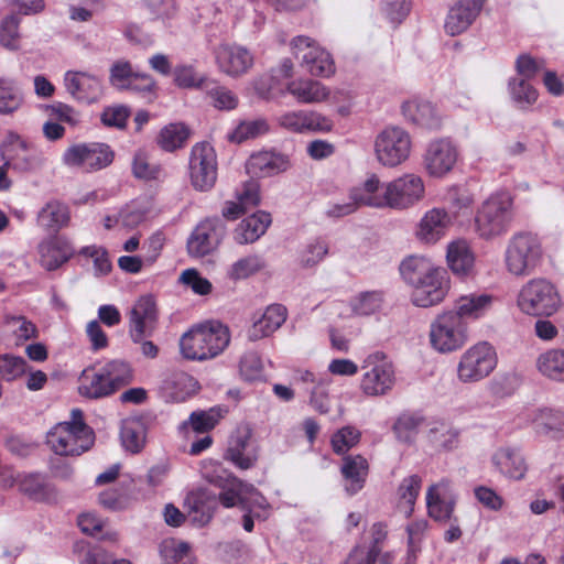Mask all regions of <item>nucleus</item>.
<instances>
[{"label":"nucleus","mask_w":564,"mask_h":564,"mask_svg":"<svg viewBox=\"0 0 564 564\" xmlns=\"http://www.w3.org/2000/svg\"><path fill=\"white\" fill-rule=\"evenodd\" d=\"M164 397L172 402H183L198 390V382L186 372H173L162 382Z\"/></svg>","instance_id":"nucleus-34"},{"label":"nucleus","mask_w":564,"mask_h":564,"mask_svg":"<svg viewBox=\"0 0 564 564\" xmlns=\"http://www.w3.org/2000/svg\"><path fill=\"white\" fill-rule=\"evenodd\" d=\"M269 126L264 119H256L250 121H242L237 128L228 135L229 140L236 143H241L248 139L268 132Z\"/></svg>","instance_id":"nucleus-52"},{"label":"nucleus","mask_w":564,"mask_h":564,"mask_svg":"<svg viewBox=\"0 0 564 564\" xmlns=\"http://www.w3.org/2000/svg\"><path fill=\"white\" fill-rule=\"evenodd\" d=\"M26 371V361L12 354L0 355V377L7 381L15 380Z\"/></svg>","instance_id":"nucleus-57"},{"label":"nucleus","mask_w":564,"mask_h":564,"mask_svg":"<svg viewBox=\"0 0 564 564\" xmlns=\"http://www.w3.org/2000/svg\"><path fill=\"white\" fill-rule=\"evenodd\" d=\"M206 82L193 65H180L174 69V83L181 88H200Z\"/></svg>","instance_id":"nucleus-62"},{"label":"nucleus","mask_w":564,"mask_h":564,"mask_svg":"<svg viewBox=\"0 0 564 564\" xmlns=\"http://www.w3.org/2000/svg\"><path fill=\"white\" fill-rule=\"evenodd\" d=\"M113 161L110 147L101 142H79L69 145L62 155V163L72 169L94 172Z\"/></svg>","instance_id":"nucleus-11"},{"label":"nucleus","mask_w":564,"mask_h":564,"mask_svg":"<svg viewBox=\"0 0 564 564\" xmlns=\"http://www.w3.org/2000/svg\"><path fill=\"white\" fill-rule=\"evenodd\" d=\"M204 479L220 489L218 502L225 508H242L249 484H245L221 467L218 460H204L200 467Z\"/></svg>","instance_id":"nucleus-10"},{"label":"nucleus","mask_w":564,"mask_h":564,"mask_svg":"<svg viewBox=\"0 0 564 564\" xmlns=\"http://www.w3.org/2000/svg\"><path fill=\"white\" fill-rule=\"evenodd\" d=\"M360 440V432L352 426H345L332 437V445L337 455H343L355 446Z\"/></svg>","instance_id":"nucleus-61"},{"label":"nucleus","mask_w":564,"mask_h":564,"mask_svg":"<svg viewBox=\"0 0 564 564\" xmlns=\"http://www.w3.org/2000/svg\"><path fill=\"white\" fill-rule=\"evenodd\" d=\"M158 310L153 296H141L133 304L129 315V333L132 340L141 341L144 335L154 328Z\"/></svg>","instance_id":"nucleus-23"},{"label":"nucleus","mask_w":564,"mask_h":564,"mask_svg":"<svg viewBox=\"0 0 564 564\" xmlns=\"http://www.w3.org/2000/svg\"><path fill=\"white\" fill-rule=\"evenodd\" d=\"M438 267L433 262L421 256H411L402 261L400 272L404 281L415 286L417 283L429 278Z\"/></svg>","instance_id":"nucleus-41"},{"label":"nucleus","mask_w":564,"mask_h":564,"mask_svg":"<svg viewBox=\"0 0 564 564\" xmlns=\"http://www.w3.org/2000/svg\"><path fill=\"white\" fill-rule=\"evenodd\" d=\"M272 219L265 212H257L243 218L234 229L232 239L238 245H250L259 240L268 230Z\"/></svg>","instance_id":"nucleus-30"},{"label":"nucleus","mask_w":564,"mask_h":564,"mask_svg":"<svg viewBox=\"0 0 564 564\" xmlns=\"http://www.w3.org/2000/svg\"><path fill=\"white\" fill-rule=\"evenodd\" d=\"M291 166L290 158L285 154L261 151L253 153L246 163V171L252 177H267L285 172Z\"/></svg>","instance_id":"nucleus-25"},{"label":"nucleus","mask_w":564,"mask_h":564,"mask_svg":"<svg viewBox=\"0 0 564 564\" xmlns=\"http://www.w3.org/2000/svg\"><path fill=\"white\" fill-rule=\"evenodd\" d=\"M494 296L486 293H470L459 296L454 304V308L449 310L456 313L462 321L466 318L479 319L491 308Z\"/></svg>","instance_id":"nucleus-33"},{"label":"nucleus","mask_w":564,"mask_h":564,"mask_svg":"<svg viewBox=\"0 0 564 564\" xmlns=\"http://www.w3.org/2000/svg\"><path fill=\"white\" fill-rule=\"evenodd\" d=\"M497 366V354L488 341H479L466 349L457 364V379L475 383L487 378Z\"/></svg>","instance_id":"nucleus-9"},{"label":"nucleus","mask_w":564,"mask_h":564,"mask_svg":"<svg viewBox=\"0 0 564 564\" xmlns=\"http://www.w3.org/2000/svg\"><path fill=\"white\" fill-rule=\"evenodd\" d=\"M360 391L367 397L388 394L395 384V369L391 359L382 351L369 354L361 365Z\"/></svg>","instance_id":"nucleus-6"},{"label":"nucleus","mask_w":564,"mask_h":564,"mask_svg":"<svg viewBox=\"0 0 564 564\" xmlns=\"http://www.w3.org/2000/svg\"><path fill=\"white\" fill-rule=\"evenodd\" d=\"M279 128L292 133L328 132L333 129V121L310 110H290L275 117Z\"/></svg>","instance_id":"nucleus-18"},{"label":"nucleus","mask_w":564,"mask_h":564,"mask_svg":"<svg viewBox=\"0 0 564 564\" xmlns=\"http://www.w3.org/2000/svg\"><path fill=\"white\" fill-rule=\"evenodd\" d=\"M95 442L90 427H79L78 431L68 424H57L48 433L46 443L59 456H80L87 452Z\"/></svg>","instance_id":"nucleus-13"},{"label":"nucleus","mask_w":564,"mask_h":564,"mask_svg":"<svg viewBox=\"0 0 564 564\" xmlns=\"http://www.w3.org/2000/svg\"><path fill=\"white\" fill-rule=\"evenodd\" d=\"M70 220L67 205L59 200L47 202L37 213V225L48 232H57L66 227Z\"/></svg>","instance_id":"nucleus-36"},{"label":"nucleus","mask_w":564,"mask_h":564,"mask_svg":"<svg viewBox=\"0 0 564 564\" xmlns=\"http://www.w3.org/2000/svg\"><path fill=\"white\" fill-rule=\"evenodd\" d=\"M20 19L15 15L6 17L0 24V44L10 51L20 47Z\"/></svg>","instance_id":"nucleus-55"},{"label":"nucleus","mask_w":564,"mask_h":564,"mask_svg":"<svg viewBox=\"0 0 564 564\" xmlns=\"http://www.w3.org/2000/svg\"><path fill=\"white\" fill-rule=\"evenodd\" d=\"M217 505L216 495L207 489L198 488L192 490L185 498V507L188 510L191 520L199 527L207 524L212 520Z\"/></svg>","instance_id":"nucleus-28"},{"label":"nucleus","mask_w":564,"mask_h":564,"mask_svg":"<svg viewBox=\"0 0 564 564\" xmlns=\"http://www.w3.org/2000/svg\"><path fill=\"white\" fill-rule=\"evenodd\" d=\"M219 224L218 218H206L202 220L192 231L187 239V251L193 258H203L212 253L219 245L215 236Z\"/></svg>","instance_id":"nucleus-24"},{"label":"nucleus","mask_w":564,"mask_h":564,"mask_svg":"<svg viewBox=\"0 0 564 564\" xmlns=\"http://www.w3.org/2000/svg\"><path fill=\"white\" fill-rule=\"evenodd\" d=\"M422 424V416L405 413L398 417L393 425V431L399 441L404 443H411L417 435Z\"/></svg>","instance_id":"nucleus-49"},{"label":"nucleus","mask_w":564,"mask_h":564,"mask_svg":"<svg viewBox=\"0 0 564 564\" xmlns=\"http://www.w3.org/2000/svg\"><path fill=\"white\" fill-rule=\"evenodd\" d=\"M138 72H134L130 62L119 59L115 62L109 70V83L112 87L126 90Z\"/></svg>","instance_id":"nucleus-54"},{"label":"nucleus","mask_w":564,"mask_h":564,"mask_svg":"<svg viewBox=\"0 0 564 564\" xmlns=\"http://www.w3.org/2000/svg\"><path fill=\"white\" fill-rule=\"evenodd\" d=\"M121 442L130 454H138L145 442L142 426L140 424H126L121 430Z\"/></svg>","instance_id":"nucleus-60"},{"label":"nucleus","mask_w":564,"mask_h":564,"mask_svg":"<svg viewBox=\"0 0 564 564\" xmlns=\"http://www.w3.org/2000/svg\"><path fill=\"white\" fill-rule=\"evenodd\" d=\"M403 116L411 123L427 130H440L443 116L437 107L427 100L413 99L402 106Z\"/></svg>","instance_id":"nucleus-26"},{"label":"nucleus","mask_w":564,"mask_h":564,"mask_svg":"<svg viewBox=\"0 0 564 564\" xmlns=\"http://www.w3.org/2000/svg\"><path fill=\"white\" fill-rule=\"evenodd\" d=\"M451 224L449 214L444 208L434 207L422 216L415 235L425 243H435L445 236Z\"/></svg>","instance_id":"nucleus-27"},{"label":"nucleus","mask_w":564,"mask_h":564,"mask_svg":"<svg viewBox=\"0 0 564 564\" xmlns=\"http://www.w3.org/2000/svg\"><path fill=\"white\" fill-rule=\"evenodd\" d=\"M288 311L281 304L269 305L248 330V338L257 341L269 337L286 321Z\"/></svg>","instance_id":"nucleus-32"},{"label":"nucleus","mask_w":564,"mask_h":564,"mask_svg":"<svg viewBox=\"0 0 564 564\" xmlns=\"http://www.w3.org/2000/svg\"><path fill=\"white\" fill-rule=\"evenodd\" d=\"M267 268L263 256L259 253H249L234 261L226 269V276L232 282H239L253 276Z\"/></svg>","instance_id":"nucleus-37"},{"label":"nucleus","mask_w":564,"mask_h":564,"mask_svg":"<svg viewBox=\"0 0 564 564\" xmlns=\"http://www.w3.org/2000/svg\"><path fill=\"white\" fill-rule=\"evenodd\" d=\"M215 59L219 70L230 77L246 74L253 65L251 53L237 44H220L215 50Z\"/></svg>","instance_id":"nucleus-21"},{"label":"nucleus","mask_w":564,"mask_h":564,"mask_svg":"<svg viewBox=\"0 0 564 564\" xmlns=\"http://www.w3.org/2000/svg\"><path fill=\"white\" fill-rule=\"evenodd\" d=\"M217 155L208 142H198L189 153L188 175L193 187L200 192L209 191L217 181Z\"/></svg>","instance_id":"nucleus-12"},{"label":"nucleus","mask_w":564,"mask_h":564,"mask_svg":"<svg viewBox=\"0 0 564 564\" xmlns=\"http://www.w3.org/2000/svg\"><path fill=\"white\" fill-rule=\"evenodd\" d=\"M426 438L433 449L444 453L458 445V431L446 422H434Z\"/></svg>","instance_id":"nucleus-42"},{"label":"nucleus","mask_w":564,"mask_h":564,"mask_svg":"<svg viewBox=\"0 0 564 564\" xmlns=\"http://www.w3.org/2000/svg\"><path fill=\"white\" fill-rule=\"evenodd\" d=\"M11 480L6 479L7 485H18L20 490L35 500H46L50 498L52 489L41 475H18L17 477L10 476Z\"/></svg>","instance_id":"nucleus-43"},{"label":"nucleus","mask_w":564,"mask_h":564,"mask_svg":"<svg viewBox=\"0 0 564 564\" xmlns=\"http://www.w3.org/2000/svg\"><path fill=\"white\" fill-rule=\"evenodd\" d=\"M367 460H345L340 467L345 479L346 491L350 495L358 492L362 487L368 475Z\"/></svg>","instance_id":"nucleus-45"},{"label":"nucleus","mask_w":564,"mask_h":564,"mask_svg":"<svg viewBox=\"0 0 564 564\" xmlns=\"http://www.w3.org/2000/svg\"><path fill=\"white\" fill-rule=\"evenodd\" d=\"M23 98L13 80L0 78V113L14 112L22 105Z\"/></svg>","instance_id":"nucleus-50"},{"label":"nucleus","mask_w":564,"mask_h":564,"mask_svg":"<svg viewBox=\"0 0 564 564\" xmlns=\"http://www.w3.org/2000/svg\"><path fill=\"white\" fill-rule=\"evenodd\" d=\"M413 288L411 301L415 306L430 307L436 305L445 299L448 292L447 272L443 268H437L429 278Z\"/></svg>","instance_id":"nucleus-19"},{"label":"nucleus","mask_w":564,"mask_h":564,"mask_svg":"<svg viewBox=\"0 0 564 564\" xmlns=\"http://www.w3.org/2000/svg\"><path fill=\"white\" fill-rule=\"evenodd\" d=\"M221 416V410L218 408H210L207 411H195L182 426L183 429L191 427L197 433H206L218 424Z\"/></svg>","instance_id":"nucleus-47"},{"label":"nucleus","mask_w":564,"mask_h":564,"mask_svg":"<svg viewBox=\"0 0 564 564\" xmlns=\"http://www.w3.org/2000/svg\"><path fill=\"white\" fill-rule=\"evenodd\" d=\"M293 53L302 61V66L313 76H329L335 67L330 55L306 36H297L292 41Z\"/></svg>","instance_id":"nucleus-16"},{"label":"nucleus","mask_w":564,"mask_h":564,"mask_svg":"<svg viewBox=\"0 0 564 564\" xmlns=\"http://www.w3.org/2000/svg\"><path fill=\"white\" fill-rule=\"evenodd\" d=\"M133 175L150 181L162 176L163 170L159 164L152 163L144 152H137L132 163Z\"/></svg>","instance_id":"nucleus-56"},{"label":"nucleus","mask_w":564,"mask_h":564,"mask_svg":"<svg viewBox=\"0 0 564 564\" xmlns=\"http://www.w3.org/2000/svg\"><path fill=\"white\" fill-rule=\"evenodd\" d=\"M562 301L556 286L546 279L534 278L519 290L517 306L529 316L550 317L561 307Z\"/></svg>","instance_id":"nucleus-4"},{"label":"nucleus","mask_w":564,"mask_h":564,"mask_svg":"<svg viewBox=\"0 0 564 564\" xmlns=\"http://www.w3.org/2000/svg\"><path fill=\"white\" fill-rule=\"evenodd\" d=\"M247 491L241 510L252 511L257 520H267L271 513V505L267 498L252 485L248 486Z\"/></svg>","instance_id":"nucleus-51"},{"label":"nucleus","mask_w":564,"mask_h":564,"mask_svg":"<svg viewBox=\"0 0 564 564\" xmlns=\"http://www.w3.org/2000/svg\"><path fill=\"white\" fill-rule=\"evenodd\" d=\"M130 365L111 360L100 367L86 368L78 378V393L87 399L107 398L132 382Z\"/></svg>","instance_id":"nucleus-1"},{"label":"nucleus","mask_w":564,"mask_h":564,"mask_svg":"<svg viewBox=\"0 0 564 564\" xmlns=\"http://www.w3.org/2000/svg\"><path fill=\"white\" fill-rule=\"evenodd\" d=\"M456 505V496L448 480L430 486L426 491L429 516L438 522L452 521Z\"/></svg>","instance_id":"nucleus-20"},{"label":"nucleus","mask_w":564,"mask_h":564,"mask_svg":"<svg viewBox=\"0 0 564 564\" xmlns=\"http://www.w3.org/2000/svg\"><path fill=\"white\" fill-rule=\"evenodd\" d=\"M229 343V328L219 322H209L183 334L180 339V349L186 359L207 360L220 355Z\"/></svg>","instance_id":"nucleus-2"},{"label":"nucleus","mask_w":564,"mask_h":564,"mask_svg":"<svg viewBox=\"0 0 564 564\" xmlns=\"http://www.w3.org/2000/svg\"><path fill=\"white\" fill-rule=\"evenodd\" d=\"M512 198L506 192L490 195L478 207L475 216V232L484 240L503 236L512 221Z\"/></svg>","instance_id":"nucleus-3"},{"label":"nucleus","mask_w":564,"mask_h":564,"mask_svg":"<svg viewBox=\"0 0 564 564\" xmlns=\"http://www.w3.org/2000/svg\"><path fill=\"white\" fill-rule=\"evenodd\" d=\"M64 87L69 96L82 104L98 102L104 96L101 79L88 72L67 70L64 74Z\"/></svg>","instance_id":"nucleus-17"},{"label":"nucleus","mask_w":564,"mask_h":564,"mask_svg":"<svg viewBox=\"0 0 564 564\" xmlns=\"http://www.w3.org/2000/svg\"><path fill=\"white\" fill-rule=\"evenodd\" d=\"M6 165L20 172H26L37 166V160L29 152L25 143L21 141L17 144L15 153L7 158Z\"/></svg>","instance_id":"nucleus-58"},{"label":"nucleus","mask_w":564,"mask_h":564,"mask_svg":"<svg viewBox=\"0 0 564 564\" xmlns=\"http://www.w3.org/2000/svg\"><path fill=\"white\" fill-rule=\"evenodd\" d=\"M159 550L164 564H195L187 542L173 538L164 539Z\"/></svg>","instance_id":"nucleus-44"},{"label":"nucleus","mask_w":564,"mask_h":564,"mask_svg":"<svg viewBox=\"0 0 564 564\" xmlns=\"http://www.w3.org/2000/svg\"><path fill=\"white\" fill-rule=\"evenodd\" d=\"M349 199L357 203L358 209L361 206L384 208L387 207L386 184H382L377 175H371L362 184L349 191Z\"/></svg>","instance_id":"nucleus-31"},{"label":"nucleus","mask_w":564,"mask_h":564,"mask_svg":"<svg viewBox=\"0 0 564 564\" xmlns=\"http://www.w3.org/2000/svg\"><path fill=\"white\" fill-rule=\"evenodd\" d=\"M509 91L512 100L521 107L532 105L538 99L536 90L524 78L510 79Z\"/></svg>","instance_id":"nucleus-53"},{"label":"nucleus","mask_w":564,"mask_h":564,"mask_svg":"<svg viewBox=\"0 0 564 564\" xmlns=\"http://www.w3.org/2000/svg\"><path fill=\"white\" fill-rule=\"evenodd\" d=\"M486 0H457L448 10L444 30L456 36L465 32L480 14Z\"/></svg>","instance_id":"nucleus-22"},{"label":"nucleus","mask_w":564,"mask_h":564,"mask_svg":"<svg viewBox=\"0 0 564 564\" xmlns=\"http://www.w3.org/2000/svg\"><path fill=\"white\" fill-rule=\"evenodd\" d=\"M542 257L539 239L528 232L513 235L507 242L503 262L506 270L513 276L531 274Z\"/></svg>","instance_id":"nucleus-5"},{"label":"nucleus","mask_w":564,"mask_h":564,"mask_svg":"<svg viewBox=\"0 0 564 564\" xmlns=\"http://www.w3.org/2000/svg\"><path fill=\"white\" fill-rule=\"evenodd\" d=\"M328 253V247L323 240L310 242L301 252L300 261L305 268H312L319 263Z\"/></svg>","instance_id":"nucleus-63"},{"label":"nucleus","mask_w":564,"mask_h":564,"mask_svg":"<svg viewBox=\"0 0 564 564\" xmlns=\"http://www.w3.org/2000/svg\"><path fill=\"white\" fill-rule=\"evenodd\" d=\"M446 260L452 272L460 276L468 275L475 265V254L465 239L448 243Z\"/></svg>","instance_id":"nucleus-35"},{"label":"nucleus","mask_w":564,"mask_h":564,"mask_svg":"<svg viewBox=\"0 0 564 564\" xmlns=\"http://www.w3.org/2000/svg\"><path fill=\"white\" fill-rule=\"evenodd\" d=\"M468 340V326L451 311L437 315L430 325V343L438 352L447 354L460 349Z\"/></svg>","instance_id":"nucleus-8"},{"label":"nucleus","mask_w":564,"mask_h":564,"mask_svg":"<svg viewBox=\"0 0 564 564\" xmlns=\"http://www.w3.org/2000/svg\"><path fill=\"white\" fill-rule=\"evenodd\" d=\"M180 280L198 295H207L213 289L212 283L206 278L202 276L195 269H187L183 271Z\"/></svg>","instance_id":"nucleus-64"},{"label":"nucleus","mask_w":564,"mask_h":564,"mask_svg":"<svg viewBox=\"0 0 564 564\" xmlns=\"http://www.w3.org/2000/svg\"><path fill=\"white\" fill-rule=\"evenodd\" d=\"M539 372L547 379L564 382V348H551L536 359Z\"/></svg>","instance_id":"nucleus-40"},{"label":"nucleus","mask_w":564,"mask_h":564,"mask_svg":"<svg viewBox=\"0 0 564 564\" xmlns=\"http://www.w3.org/2000/svg\"><path fill=\"white\" fill-rule=\"evenodd\" d=\"M239 371L246 381H256L262 379L263 364L261 357L254 351L246 352L241 357Z\"/></svg>","instance_id":"nucleus-59"},{"label":"nucleus","mask_w":564,"mask_h":564,"mask_svg":"<svg viewBox=\"0 0 564 564\" xmlns=\"http://www.w3.org/2000/svg\"><path fill=\"white\" fill-rule=\"evenodd\" d=\"M189 131L183 123H170L165 126L158 138L159 145L169 152H172L185 143Z\"/></svg>","instance_id":"nucleus-46"},{"label":"nucleus","mask_w":564,"mask_h":564,"mask_svg":"<svg viewBox=\"0 0 564 564\" xmlns=\"http://www.w3.org/2000/svg\"><path fill=\"white\" fill-rule=\"evenodd\" d=\"M206 94L218 110H234L239 104L238 96L232 90L216 83L206 86Z\"/></svg>","instance_id":"nucleus-48"},{"label":"nucleus","mask_w":564,"mask_h":564,"mask_svg":"<svg viewBox=\"0 0 564 564\" xmlns=\"http://www.w3.org/2000/svg\"><path fill=\"white\" fill-rule=\"evenodd\" d=\"M459 158L456 142L449 137L431 140L423 152L422 164L431 176L442 178L453 171Z\"/></svg>","instance_id":"nucleus-14"},{"label":"nucleus","mask_w":564,"mask_h":564,"mask_svg":"<svg viewBox=\"0 0 564 564\" xmlns=\"http://www.w3.org/2000/svg\"><path fill=\"white\" fill-rule=\"evenodd\" d=\"M373 151L379 164L384 167H397L410 158L412 138L401 127H386L376 135Z\"/></svg>","instance_id":"nucleus-7"},{"label":"nucleus","mask_w":564,"mask_h":564,"mask_svg":"<svg viewBox=\"0 0 564 564\" xmlns=\"http://www.w3.org/2000/svg\"><path fill=\"white\" fill-rule=\"evenodd\" d=\"M425 186L421 176L406 173L386 183L387 207L398 210L410 208L421 202Z\"/></svg>","instance_id":"nucleus-15"},{"label":"nucleus","mask_w":564,"mask_h":564,"mask_svg":"<svg viewBox=\"0 0 564 564\" xmlns=\"http://www.w3.org/2000/svg\"><path fill=\"white\" fill-rule=\"evenodd\" d=\"M421 486L422 478L419 475L408 476L399 485L395 508L403 517L409 518L413 513Z\"/></svg>","instance_id":"nucleus-38"},{"label":"nucleus","mask_w":564,"mask_h":564,"mask_svg":"<svg viewBox=\"0 0 564 564\" xmlns=\"http://www.w3.org/2000/svg\"><path fill=\"white\" fill-rule=\"evenodd\" d=\"M74 254L72 245L62 237H53L39 245V257L41 265L53 271L67 262Z\"/></svg>","instance_id":"nucleus-29"},{"label":"nucleus","mask_w":564,"mask_h":564,"mask_svg":"<svg viewBox=\"0 0 564 564\" xmlns=\"http://www.w3.org/2000/svg\"><path fill=\"white\" fill-rule=\"evenodd\" d=\"M288 91L294 96L299 102L313 104L325 100L328 90L319 82L312 79H300L290 82L286 86Z\"/></svg>","instance_id":"nucleus-39"}]
</instances>
